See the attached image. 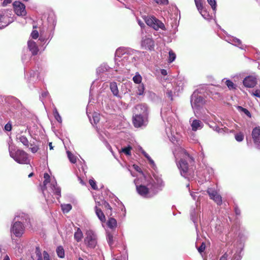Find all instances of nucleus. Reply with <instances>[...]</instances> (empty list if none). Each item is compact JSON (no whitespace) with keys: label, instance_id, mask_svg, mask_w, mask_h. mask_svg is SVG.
<instances>
[{"label":"nucleus","instance_id":"4","mask_svg":"<svg viewBox=\"0 0 260 260\" xmlns=\"http://www.w3.org/2000/svg\"><path fill=\"white\" fill-rule=\"evenodd\" d=\"M29 218L27 214L21 213L19 215L15 216L14 219V222L12 224L11 232L16 237H20L22 236L24 232L25 225L29 223Z\"/></svg>","mask_w":260,"mask_h":260},{"label":"nucleus","instance_id":"12","mask_svg":"<svg viewBox=\"0 0 260 260\" xmlns=\"http://www.w3.org/2000/svg\"><path fill=\"white\" fill-rule=\"evenodd\" d=\"M14 10L16 14L19 16H25L26 14L25 5L19 1H15L13 4Z\"/></svg>","mask_w":260,"mask_h":260},{"label":"nucleus","instance_id":"23","mask_svg":"<svg viewBox=\"0 0 260 260\" xmlns=\"http://www.w3.org/2000/svg\"><path fill=\"white\" fill-rule=\"evenodd\" d=\"M96 204L94 208L95 214L102 222H105L106 221L105 216L102 210L98 207V206L101 205V204L100 202H96Z\"/></svg>","mask_w":260,"mask_h":260},{"label":"nucleus","instance_id":"37","mask_svg":"<svg viewBox=\"0 0 260 260\" xmlns=\"http://www.w3.org/2000/svg\"><path fill=\"white\" fill-rule=\"evenodd\" d=\"M132 149V146L128 145L127 146L122 147L120 152L124 153L127 155H131V150Z\"/></svg>","mask_w":260,"mask_h":260},{"label":"nucleus","instance_id":"26","mask_svg":"<svg viewBox=\"0 0 260 260\" xmlns=\"http://www.w3.org/2000/svg\"><path fill=\"white\" fill-rule=\"evenodd\" d=\"M110 88L113 94L117 98H121V96L119 93V90L117 84L115 82H111L110 84Z\"/></svg>","mask_w":260,"mask_h":260},{"label":"nucleus","instance_id":"1","mask_svg":"<svg viewBox=\"0 0 260 260\" xmlns=\"http://www.w3.org/2000/svg\"><path fill=\"white\" fill-rule=\"evenodd\" d=\"M174 155L176 158L180 157V160L177 162V165L181 175L188 179L192 178L193 174L192 171L188 167V162L193 161V158L182 148H179L178 153L174 152Z\"/></svg>","mask_w":260,"mask_h":260},{"label":"nucleus","instance_id":"2","mask_svg":"<svg viewBox=\"0 0 260 260\" xmlns=\"http://www.w3.org/2000/svg\"><path fill=\"white\" fill-rule=\"evenodd\" d=\"M44 181L43 186L42 187V190L45 200L48 204L54 202V199L51 194L48 191V188L56 196L57 199L61 197V189L57 186V182L54 178H50L48 173L44 174Z\"/></svg>","mask_w":260,"mask_h":260},{"label":"nucleus","instance_id":"40","mask_svg":"<svg viewBox=\"0 0 260 260\" xmlns=\"http://www.w3.org/2000/svg\"><path fill=\"white\" fill-rule=\"evenodd\" d=\"M61 209L63 213H68L72 209V205L70 204L61 205Z\"/></svg>","mask_w":260,"mask_h":260},{"label":"nucleus","instance_id":"36","mask_svg":"<svg viewBox=\"0 0 260 260\" xmlns=\"http://www.w3.org/2000/svg\"><path fill=\"white\" fill-rule=\"evenodd\" d=\"M107 240L110 247L111 248L113 247L114 244L113 236L110 233H108L107 234Z\"/></svg>","mask_w":260,"mask_h":260},{"label":"nucleus","instance_id":"45","mask_svg":"<svg viewBox=\"0 0 260 260\" xmlns=\"http://www.w3.org/2000/svg\"><path fill=\"white\" fill-rule=\"evenodd\" d=\"M169 57L168 59V61L170 63L174 61L176 58V54L172 50H170L169 52Z\"/></svg>","mask_w":260,"mask_h":260},{"label":"nucleus","instance_id":"62","mask_svg":"<svg viewBox=\"0 0 260 260\" xmlns=\"http://www.w3.org/2000/svg\"><path fill=\"white\" fill-rule=\"evenodd\" d=\"M141 152L144 155V156L147 159H150L151 157H150V156L144 150H143L142 148H141Z\"/></svg>","mask_w":260,"mask_h":260},{"label":"nucleus","instance_id":"51","mask_svg":"<svg viewBox=\"0 0 260 260\" xmlns=\"http://www.w3.org/2000/svg\"><path fill=\"white\" fill-rule=\"evenodd\" d=\"M207 2L211 6L213 11L215 12L216 10V2L215 0H207Z\"/></svg>","mask_w":260,"mask_h":260},{"label":"nucleus","instance_id":"39","mask_svg":"<svg viewBox=\"0 0 260 260\" xmlns=\"http://www.w3.org/2000/svg\"><path fill=\"white\" fill-rule=\"evenodd\" d=\"M136 93L139 95H142L144 94L145 87L143 84H139L137 87Z\"/></svg>","mask_w":260,"mask_h":260},{"label":"nucleus","instance_id":"9","mask_svg":"<svg viewBox=\"0 0 260 260\" xmlns=\"http://www.w3.org/2000/svg\"><path fill=\"white\" fill-rule=\"evenodd\" d=\"M84 243L86 246L90 248L94 249L97 245V236L95 233L92 230H88L85 234Z\"/></svg>","mask_w":260,"mask_h":260},{"label":"nucleus","instance_id":"24","mask_svg":"<svg viewBox=\"0 0 260 260\" xmlns=\"http://www.w3.org/2000/svg\"><path fill=\"white\" fill-rule=\"evenodd\" d=\"M36 255L38 260H50L49 254L46 251H44L42 253L39 248H36Z\"/></svg>","mask_w":260,"mask_h":260},{"label":"nucleus","instance_id":"63","mask_svg":"<svg viewBox=\"0 0 260 260\" xmlns=\"http://www.w3.org/2000/svg\"><path fill=\"white\" fill-rule=\"evenodd\" d=\"M12 2V0H4L2 3V6L5 7L8 4H10Z\"/></svg>","mask_w":260,"mask_h":260},{"label":"nucleus","instance_id":"18","mask_svg":"<svg viewBox=\"0 0 260 260\" xmlns=\"http://www.w3.org/2000/svg\"><path fill=\"white\" fill-rule=\"evenodd\" d=\"M141 46L145 49L153 50L155 46L154 42L149 37L145 36L144 38H142Z\"/></svg>","mask_w":260,"mask_h":260},{"label":"nucleus","instance_id":"49","mask_svg":"<svg viewBox=\"0 0 260 260\" xmlns=\"http://www.w3.org/2000/svg\"><path fill=\"white\" fill-rule=\"evenodd\" d=\"M53 114L54 117L55 119L59 122H61L62 119L61 117L60 116L59 114L58 113V111H57L56 109H55L53 111Z\"/></svg>","mask_w":260,"mask_h":260},{"label":"nucleus","instance_id":"20","mask_svg":"<svg viewBox=\"0 0 260 260\" xmlns=\"http://www.w3.org/2000/svg\"><path fill=\"white\" fill-rule=\"evenodd\" d=\"M189 122L190 123L192 130L196 131L198 129H201L203 126V123L197 119H194L192 118H190Z\"/></svg>","mask_w":260,"mask_h":260},{"label":"nucleus","instance_id":"5","mask_svg":"<svg viewBox=\"0 0 260 260\" xmlns=\"http://www.w3.org/2000/svg\"><path fill=\"white\" fill-rule=\"evenodd\" d=\"M9 151L10 156L17 162L20 164H27L29 162L28 155L24 151L16 150L14 146L9 144Z\"/></svg>","mask_w":260,"mask_h":260},{"label":"nucleus","instance_id":"28","mask_svg":"<svg viewBox=\"0 0 260 260\" xmlns=\"http://www.w3.org/2000/svg\"><path fill=\"white\" fill-rule=\"evenodd\" d=\"M110 69V68L107 64L103 63L96 69V74L100 75L104 73L108 72Z\"/></svg>","mask_w":260,"mask_h":260},{"label":"nucleus","instance_id":"34","mask_svg":"<svg viewBox=\"0 0 260 260\" xmlns=\"http://www.w3.org/2000/svg\"><path fill=\"white\" fill-rule=\"evenodd\" d=\"M88 116L90 119V121L91 122V123L93 125V124H96L97 123H98L100 121V114L96 112H94L92 114V120L90 118L89 115H88Z\"/></svg>","mask_w":260,"mask_h":260},{"label":"nucleus","instance_id":"43","mask_svg":"<svg viewBox=\"0 0 260 260\" xmlns=\"http://www.w3.org/2000/svg\"><path fill=\"white\" fill-rule=\"evenodd\" d=\"M207 192L211 199L218 194L216 190L212 188H208Z\"/></svg>","mask_w":260,"mask_h":260},{"label":"nucleus","instance_id":"55","mask_svg":"<svg viewBox=\"0 0 260 260\" xmlns=\"http://www.w3.org/2000/svg\"><path fill=\"white\" fill-rule=\"evenodd\" d=\"M102 205L104 206V208L106 209V210H111V209H112L111 207L110 206L109 204L104 201H102Z\"/></svg>","mask_w":260,"mask_h":260},{"label":"nucleus","instance_id":"13","mask_svg":"<svg viewBox=\"0 0 260 260\" xmlns=\"http://www.w3.org/2000/svg\"><path fill=\"white\" fill-rule=\"evenodd\" d=\"M164 185L162 179L157 176L154 175V178L152 179V182L148 183V186H151L152 188L155 189L156 194L158 190L161 189Z\"/></svg>","mask_w":260,"mask_h":260},{"label":"nucleus","instance_id":"57","mask_svg":"<svg viewBox=\"0 0 260 260\" xmlns=\"http://www.w3.org/2000/svg\"><path fill=\"white\" fill-rule=\"evenodd\" d=\"M205 244L204 243H202L201 245L198 248V251L201 253L203 252L205 249Z\"/></svg>","mask_w":260,"mask_h":260},{"label":"nucleus","instance_id":"32","mask_svg":"<svg viewBox=\"0 0 260 260\" xmlns=\"http://www.w3.org/2000/svg\"><path fill=\"white\" fill-rule=\"evenodd\" d=\"M228 254L227 253H224L219 259V260H227L228 257ZM241 256L239 253L236 252L233 255L231 260H240Z\"/></svg>","mask_w":260,"mask_h":260},{"label":"nucleus","instance_id":"33","mask_svg":"<svg viewBox=\"0 0 260 260\" xmlns=\"http://www.w3.org/2000/svg\"><path fill=\"white\" fill-rule=\"evenodd\" d=\"M107 224L109 228L113 229L116 228L117 223V221L115 218L110 217L109 218Z\"/></svg>","mask_w":260,"mask_h":260},{"label":"nucleus","instance_id":"6","mask_svg":"<svg viewBox=\"0 0 260 260\" xmlns=\"http://www.w3.org/2000/svg\"><path fill=\"white\" fill-rule=\"evenodd\" d=\"M143 18L146 23L154 29L157 30L159 29L165 30V26L164 24L156 17L150 15L143 16Z\"/></svg>","mask_w":260,"mask_h":260},{"label":"nucleus","instance_id":"16","mask_svg":"<svg viewBox=\"0 0 260 260\" xmlns=\"http://www.w3.org/2000/svg\"><path fill=\"white\" fill-rule=\"evenodd\" d=\"M251 136L255 147L260 150V126H256L253 128Z\"/></svg>","mask_w":260,"mask_h":260},{"label":"nucleus","instance_id":"25","mask_svg":"<svg viewBox=\"0 0 260 260\" xmlns=\"http://www.w3.org/2000/svg\"><path fill=\"white\" fill-rule=\"evenodd\" d=\"M28 48L30 51H31L32 55H36L39 51L38 47L36 43L32 41L29 40L27 42Z\"/></svg>","mask_w":260,"mask_h":260},{"label":"nucleus","instance_id":"46","mask_svg":"<svg viewBox=\"0 0 260 260\" xmlns=\"http://www.w3.org/2000/svg\"><path fill=\"white\" fill-rule=\"evenodd\" d=\"M141 53H142L141 54H140V55L136 53L135 52H132V56L133 57H135L134 58H133L132 60H131V62H134V64L136 63V61L138 59L139 57L140 56H141L143 54H144V52H140Z\"/></svg>","mask_w":260,"mask_h":260},{"label":"nucleus","instance_id":"10","mask_svg":"<svg viewBox=\"0 0 260 260\" xmlns=\"http://www.w3.org/2000/svg\"><path fill=\"white\" fill-rule=\"evenodd\" d=\"M11 11L4 10L0 13V29H3L13 21L11 15Z\"/></svg>","mask_w":260,"mask_h":260},{"label":"nucleus","instance_id":"35","mask_svg":"<svg viewBox=\"0 0 260 260\" xmlns=\"http://www.w3.org/2000/svg\"><path fill=\"white\" fill-rule=\"evenodd\" d=\"M57 256L61 258L64 257V250L62 246H58L56 250Z\"/></svg>","mask_w":260,"mask_h":260},{"label":"nucleus","instance_id":"59","mask_svg":"<svg viewBox=\"0 0 260 260\" xmlns=\"http://www.w3.org/2000/svg\"><path fill=\"white\" fill-rule=\"evenodd\" d=\"M157 4L162 5H168L169 3L168 0H155Z\"/></svg>","mask_w":260,"mask_h":260},{"label":"nucleus","instance_id":"11","mask_svg":"<svg viewBox=\"0 0 260 260\" xmlns=\"http://www.w3.org/2000/svg\"><path fill=\"white\" fill-rule=\"evenodd\" d=\"M147 116H148L134 114L133 121L134 126L136 127H141L146 126L147 124Z\"/></svg>","mask_w":260,"mask_h":260},{"label":"nucleus","instance_id":"29","mask_svg":"<svg viewBox=\"0 0 260 260\" xmlns=\"http://www.w3.org/2000/svg\"><path fill=\"white\" fill-rule=\"evenodd\" d=\"M83 237V234L81 229L78 228L76 231L74 233V239L78 242H80Z\"/></svg>","mask_w":260,"mask_h":260},{"label":"nucleus","instance_id":"50","mask_svg":"<svg viewBox=\"0 0 260 260\" xmlns=\"http://www.w3.org/2000/svg\"><path fill=\"white\" fill-rule=\"evenodd\" d=\"M238 109L240 111L243 112L245 114H246L248 117H251V115L250 112L246 109L244 108L241 106H238Z\"/></svg>","mask_w":260,"mask_h":260},{"label":"nucleus","instance_id":"7","mask_svg":"<svg viewBox=\"0 0 260 260\" xmlns=\"http://www.w3.org/2000/svg\"><path fill=\"white\" fill-rule=\"evenodd\" d=\"M134 182L136 186L137 191L141 196L146 198H149L156 194L155 189L152 188L151 186H148V184L147 186L143 185H138L136 180H135Z\"/></svg>","mask_w":260,"mask_h":260},{"label":"nucleus","instance_id":"38","mask_svg":"<svg viewBox=\"0 0 260 260\" xmlns=\"http://www.w3.org/2000/svg\"><path fill=\"white\" fill-rule=\"evenodd\" d=\"M225 83L230 90H234V89H236V87H237L236 85L235 84L230 80H229V79L226 80Z\"/></svg>","mask_w":260,"mask_h":260},{"label":"nucleus","instance_id":"64","mask_svg":"<svg viewBox=\"0 0 260 260\" xmlns=\"http://www.w3.org/2000/svg\"><path fill=\"white\" fill-rule=\"evenodd\" d=\"M235 212L237 215H240L241 213V211L237 207H236L235 208Z\"/></svg>","mask_w":260,"mask_h":260},{"label":"nucleus","instance_id":"15","mask_svg":"<svg viewBox=\"0 0 260 260\" xmlns=\"http://www.w3.org/2000/svg\"><path fill=\"white\" fill-rule=\"evenodd\" d=\"M197 173V175L198 177H203V180H207L209 179V176L210 175H212L213 174L214 171L212 168L205 166V168L202 171H198Z\"/></svg>","mask_w":260,"mask_h":260},{"label":"nucleus","instance_id":"21","mask_svg":"<svg viewBox=\"0 0 260 260\" xmlns=\"http://www.w3.org/2000/svg\"><path fill=\"white\" fill-rule=\"evenodd\" d=\"M225 40L228 42L234 45L235 46H238L240 49H244V46L242 44L241 40L237 38H236L234 37H228Z\"/></svg>","mask_w":260,"mask_h":260},{"label":"nucleus","instance_id":"8","mask_svg":"<svg viewBox=\"0 0 260 260\" xmlns=\"http://www.w3.org/2000/svg\"><path fill=\"white\" fill-rule=\"evenodd\" d=\"M190 103L194 112H197L205 103V100L198 91L193 92L190 98Z\"/></svg>","mask_w":260,"mask_h":260},{"label":"nucleus","instance_id":"47","mask_svg":"<svg viewBox=\"0 0 260 260\" xmlns=\"http://www.w3.org/2000/svg\"><path fill=\"white\" fill-rule=\"evenodd\" d=\"M244 137V135L243 133L240 132L235 135V138L236 141L238 142H241L243 140Z\"/></svg>","mask_w":260,"mask_h":260},{"label":"nucleus","instance_id":"44","mask_svg":"<svg viewBox=\"0 0 260 260\" xmlns=\"http://www.w3.org/2000/svg\"><path fill=\"white\" fill-rule=\"evenodd\" d=\"M211 199L214 200V202H216L217 204L218 205H220L222 204V198L219 194H217L216 196H215Z\"/></svg>","mask_w":260,"mask_h":260},{"label":"nucleus","instance_id":"30","mask_svg":"<svg viewBox=\"0 0 260 260\" xmlns=\"http://www.w3.org/2000/svg\"><path fill=\"white\" fill-rule=\"evenodd\" d=\"M17 139L21 142L23 145L27 147H29V143L27 138L21 135H18L17 136Z\"/></svg>","mask_w":260,"mask_h":260},{"label":"nucleus","instance_id":"54","mask_svg":"<svg viewBox=\"0 0 260 260\" xmlns=\"http://www.w3.org/2000/svg\"><path fill=\"white\" fill-rule=\"evenodd\" d=\"M200 13L201 14L203 17L205 19H208V17L209 14L207 13V11L203 8L201 10V11H199Z\"/></svg>","mask_w":260,"mask_h":260},{"label":"nucleus","instance_id":"14","mask_svg":"<svg viewBox=\"0 0 260 260\" xmlns=\"http://www.w3.org/2000/svg\"><path fill=\"white\" fill-rule=\"evenodd\" d=\"M161 115L164 120H166L168 123L172 126V123H173L175 121V114L173 112L170 110L166 111L165 109H163L161 111Z\"/></svg>","mask_w":260,"mask_h":260},{"label":"nucleus","instance_id":"17","mask_svg":"<svg viewBox=\"0 0 260 260\" xmlns=\"http://www.w3.org/2000/svg\"><path fill=\"white\" fill-rule=\"evenodd\" d=\"M133 114L148 116V107L145 104L136 105L133 109Z\"/></svg>","mask_w":260,"mask_h":260},{"label":"nucleus","instance_id":"41","mask_svg":"<svg viewBox=\"0 0 260 260\" xmlns=\"http://www.w3.org/2000/svg\"><path fill=\"white\" fill-rule=\"evenodd\" d=\"M142 79V78L141 76L138 73H137L133 78V81L135 83L139 84H141Z\"/></svg>","mask_w":260,"mask_h":260},{"label":"nucleus","instance_id":"42","mask_svg":"<svg viewBox=\"0 0 260 260\" xmlns=\"http://www.w3.org/2000/svg\"><path fill=\"white\" fill-rule=\"evenodd\" d=\"M67 154H68V157L70 160V161L73 163V164H75V162H76V161H77V159H76V157L70 151H67Z\"/></svg>","mask_w":260,"mask_h":260},{"label":"nucleus","instance_id":"61","mask_svg":"<svg viewBox=\"0 0 260 260\" xmlns=\"http://www.w3.org/2000/svg\"><path fill=\"white\" fill-rule=\"evenodd\" d=\"M252 94L255 96L260 98V90H256L252 92Z\"/></svg>","mask_w":260,"mask_h":260},{"label":"nucleus","instance_id":"48","mask_svg":"<svg viewBox=\"0 0 260 260\" xmlns=\"http://www.w3.org/2000/svg\"><path fill=\"white\" fill-rule=\"evenodd\" d=\"M194 2L199 11H201L202 9L204 8L202 5V0H194Z\"/></svg>","mask_w":260,"mask_h":260},{"label":"nucleus","instance_id":"58","mask_svg":"<svg viewBox=\"0 0 260 260\" xmlns=\"http://www.w3.org/2000/svg\"><path fill=\"white\" fill-rule=\"evenodd\" d=\"M210 127H212L214 131L218 132V133H222V132L223 131V128H220L218 126H216V125H215L214 126H212L210 125Z\"/></svg>","mask_w":260,"mask_h":260},{"label":"nucleus","instance_id":"19","mask_svg":"<svg viewBox=\"0 0 260 260\" xmlns=\"http://www.w3.org/2000/svg\"><path fill=\"white\" fill-rule=\"evenodd\" d=\"M243 83L244 85L247 87H253L257 83L256 78L254 76H249L245 78Z\"/></svg>","mask_w":260,"mask_h":260},{"label":"nucleus","instance_id":"22","mask_svg":"<svg viewBox=\"0 0 260 260\" xmlns=\"http://www.w3.org/2000/svg\"><path fill=\"white\" fill-rule=\"evenodd\" d=\"M166 133L167 135L168 138H169L170 140L174 144H175V142H177L178 139V135H174V133H173L170 127H167L166 128Z\"/></svg>","mask_w":260,"mask_h":260},{"label":"nucleus","instance_id":"3","mask_svg":"<svg viewBox=\"0 0 260 260\" xmlns=\"http://www.w3.org/2000/svg\"><path fill=\"white\" fill-rule=\"evenodd\" d=\"M133 52L139 55L142 53L140 51L130 48L124 47L118 48L115 52V61L117 67L121 68V67H126L129 62H131V60L135 57L132 56V52Z\"/></svg>","mask_w":260,"mask_h":260},{"label":"nucleus","instance_id":"53","mask_svg":"<svg viewBox=\"0 0 260 260\" xmlns=\"http://www.w3.org/2000/svg\"><path fill=\"white\" fill-rule=\"evenodd\" d=\"M89 183L93 189L96 190L98 189L96 182L93 179H90L89 180Z\"/></svg>","mask_w":260,"mask_h":260},{"label":"nucleus","instance_id":"56","mask_svg":"<svg viewBox=\"0 0 260 260\" xmlns=\"http://www.w3.org/2000/svg\"><path fill=\"white\" fill-rule=\"evenodd\" d=\"M31 37L34 39H36L39 37L38 31L36 30H33L31 33Z\"/></svg>","mask_w":260,"mask_h":260},{"label":"nucleus","instance_id":"27","mask_svg":"<svg viewBox=\"0 0 260 260\" xmlns=\"http://www.w3.org/2000/svg\"><path fill=\"white\" fill-rule=\"evenodd\" d=\"M39 72L37 70H31L29 73V82L34 83L39 80Z\"/></svg>","mask_w":260,"mask_h":260},{"label":"nucleus","instance_id":"52","mask_svg":"<svg viewBox=\"0 0 260 260\" xmlns=\"http://www.w3.org/2000/svg\"><path fill=\"white\" fill-rule=\"evenodd\" d=\"M29 146L30 147L29 148V149L31 150V152L35 153L38 151L39 147L37 145H34L32 144H30Z\"/></svg>","mask_w":260,"mask_h":260},{"label":"nucleus","instance_id":"60","mask_svg":"<svg viewBox=\"0 0 260 260\" xmlns=\"http://www.w3.org/2000/svg\"><path fill=\"white\" fill-rule=\"evenodd\" d=\"M5 129L7 131H10L12 129V124L10 122L7 123L5 126Z\"/></svg>","mask_w":260,"mask_h":260},{"label":"nucleus","instance_id":"31","mask_svg":"<svg viewBox=\"0 0 260 260\" xmlns=\"http://www.w3.org/2000/svg\"><path fill=\"white\" fill-rule=\"evenodd\" d=\"M166 88L165 92L167 96L171 99V100H173V87L172 84L170 83H168Z\"/></svg>","mask_w":260,"mask_h":260}]
</instances>
